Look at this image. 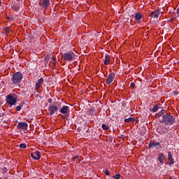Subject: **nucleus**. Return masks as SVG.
Wrapping results in <instances>:
<instances>
[{"instance_id": "obj_1", "label": "nucleus", "mask_w": 179, "mask_h": 179, "mask_svg": "<svg viewBox=\"0 0 179 179\" xmlns=\"http://www.w3.org/2000/svg\"><path fill=\"white\" fill-rule=\"evenodd\" d=\"M159 122H164L166 125H173L176 122V117L170 113H166L162 116V119Z\"/></svg>"}, {"instance_id": "obj_2", "label": "nucleus", "mask_w": 179, "mask_h": 179, "mask_svg": "<svg viewBox=\"0 0 179 179\" xmlns=\"http://www.w3.org/2000/svg\"><path fill=\"white\" fill-rule=\"evenodd\" d=\"M62 58L64 61H73V59L75 58V53H73V52H68L63 54L62 55Z\"/></svg>"}, {"instance_id": "obj_3", "label": "nucleus", "mask_w": 179, "mask_h": 179, "mask_svg": "<svg viewBox=\"0 0 179 179\" xmlns=\"http://www.w3.org/2000/svg\"><path fill=\"white\" fill-rule=\"evenodd\" d=\"M59 108H61V104H59L58 106L55 105H50L48 107L50 115H54L55 113L58 112V110H59Z\"/></svg>"}, {"instance_id": "obj_4", "label": "nucleus", "mask_w": 179, "mask_h": 179, "mask_svg": "<svg viewBox=\"0 0 179 179\" xmlns=\"http://www.w3.org/2000/svg\"><path fill=\"white\" fill-rule=\"evenodd\" d=\"M6 103L10 106H14V104H16V96L12 94L8 95L6 97Z\"/></svg>"}, {"instance_id": "obj_5", "label": "nucleus", "mask_w": 179, "mask_h": 179, "mask_svg": "<svg viewBox=\"0 0 179 179\" xmlns=\"http://www.w3.org/2000/svg\"><path fill=\"white\" fill-rule=\"evenodd\" d=\"M22 78V73L20 72H17L13 76L12 81L13 83H19Z\"/></svg>"}, {"instance_id": "obj_6", "label": "nucleus", "mask_w": 179, "mask_h": 179, "mask_svg": "<svg viewBox=\"0 0 179 179\" xmlns=\"http://www.w3.org/2000/svg\"><path fill=\"white\" fill-rule=\"evenodd\" d=\"M114 79H115V74H114V73H111L106 78V83L108 85H111L112 82L114 81Z\"/></svg>"}, {"instance_id": "obj_7", "label": "nucleus", "mask_w": 179, "mask_h": 179, "mask_svg": "<svg viewBox=\"0 0 179 179\" xmlns=\"http://www.w3.org/2000/svg\"><path fill=\"white\" fill-rule=\"evenodd\" d=\"M31 157H32V159H34V160H40V159L41 158V155L40 152L36 151L31 154Z\"/></svg>"}, {"instance_id": "obj_8", "label": "nucleus", "mask_w": 179, "mask_h": 179, "mask_svg": "<svg viewBox=\"0 0 179 179\" xmlns=\"http://www.w3.org/2000/svg\"><path fill=\"white\" fill-rule=\"evenodd\" d=\"M59 113H61L62 114H68V113H69V107L66 106H63L59 109Z\"/></svg>"}, {"instance_id": "obj_9", "label": "nucleus", "mask_w": 179, "mask_h": 179, "mask_svg": "<svg viewBox=\"0 0 179 179\" xmlns=\"http://www.w3.org/2000/svg\"><path fill=\"white\" fill-rule=\"evenodd\" d=\"M17 128L19 129H27V123L26 122H19Z\"/></svg>"}, {"instance_id": "obj_10", "label": "nucleus", "mask_w": 179, "mask_h": 179, "mask_svg": "<svg viewBox=\"0 0 179 179\" xmlns=\"http://www.w3.org/2000/svg\"><path fill=\"white\" fill-rule=\"evenodd\" d=\"M158 160L161 164H164V160H166V157L163 153H159L158 155Z\"/></svg>"}, {"instance_id": "obj_11", "label": "nucleus", "mask_w": 179, "mask_h": 179, "mask_svg": "<svg viewBox=\"0 0 179 179\" xmlns=\"http://www.w3.org/2000/svg\"><path fill=\"white\" fill-rule=\"evenodd\" d=\"M150 16L151 17H155V19H157V18H159V16H160V11H157V10L152 11L150 14Z\"/></svg>"}, {"instance_id": "obj_12", "label": "nucleus", "mask_w": 179, "mask_h": 179, "mask_svg": "<svg viewBox=\"0 0 179 179\" xmlns=\"http://www.w3.org/2000/svg\"><path fill=\"white\" fill-rule=\"evenodd\" d=\"M40 5H41V6L43 8H47V6L50 5V0H41Z\"/></svg>"}, {"instance_id": "obj_13", "label": "nucleus", "mask_w": 179, "mask_h": 179, "mask_svg": "<svg viewBox=\"0 0 179 179\" xmlns=\"http://www.w3.org/2000/svg\"><path fill=\"white\" fill-rule=\"evenodd\" d=\"M43 83H44V79L43 78H40L38 82L36 84V87L35 89L36 90H38V89H40V86H41V85H43Z\"/></svg>"}, {"instance_id": "obj_14", "label": "nucleus", "mask_w": 179, "mask_h": 179, "mask_svg": "<svg viewBox=\"0 0 179 179\" xmlns=\"http://www.w3.org/2000/svg\"><path fill=\"white\" fill-rule=\"evenodd\" d=\"M168 160L169 162V166L174 164V159H173V155H171V152H168Z\"/></svg>"}, {"instance_id": "obj_15", "label": "nucleus", "mask_w": 179, "mask_h": 179, "mask_svg": "<svg viewBox=\"0 0 179 179\" xmlns=\"http://www.w3.org/2000/svg\"><path fill=\"white\" fill-rule=\"evenodd\" d=\"M150 147L153 146L154 148H156L157 149H160L162 148V145H160V143H155V142H151L149 144Z\"/></svg>"}, {"instance_id": "obj_16", "label": "nucleus", "mask_w": 179, "mask_h": 179, "mask_svg": "<svg viewBox=\"0 0 179 179\" xmlns=\"http://www.w3.org/2000/svg\"><path fill=\"white\" fill-rule=\"evenodd\" d=\"M164 113H165L164 109L161 110L160 112H159L158 113L156 114L155 117L160 118V117H162V116L163 117L165 115Z\"/></svg>"}, {"instance_id": "obj_17", "label": "nucleus", "mask_w": 179, "mask_h": 179, "mask_svg": "<svg viewBox=\"0 0 179 179\" xmlns=\"http://www.w3.org/2000/svg\"><path fill=\"white\" fill-rule=\"evenodd\" d=\"M109 62H110V55H106L105 57L104 64L108 65Z\"/></svg>"}, {"instance_id": "obj_18", "label": "nucleus", "mask_w": 179, "mask_h": 179, "mask_svg": "<svg viewBox=\"0 0 179 179\" xmlns=\"http://www.w3.org/2000/svg\"><path fill=\"white\" fill-rule=\"evenodd\" d=\"M135 121V119L133 117H129L124 120V122H134Z\"/></svg>"}, {"instance_id": "obj_19", "label": "nucleus", "mask_w": 179, "mask_h": 179, "mask_svg": "<svg viewBox=\"0 0 179 179\" xmlns=\"http://www.w3.org/2000/svg\"><path fill=\"white\" fill-rule=\"evenodd\" d=\"M4 31H5L6 34H9L10 33L12 32V30L10 29H9V27H6V28H4Z\"/></svg>"}, {"instance_id": "obj_20", "label": "nucleus", "mask_w": 179, "mask_h": 179, "mask_svg": "<svg viewBox=\"0 0 179 179\" xmlns=\"http://www.w3.org/2000/svg\"><path fill=\"white\" fill-rule=\"evenodd\" d=\"M135 17H136V20H140V19H142V14H141V13H137V14L135 15Z\"/></svg>"}, {"instance_id": "obj_21", "label": "nucleus", "mask_w": 179, "mask_h": 179, "mask_svg": "<svg viewBox=\"0 0 179 179\" xmlns=\"http://www.w3.org/2000/svg\"><path fill=\"white\" fill-rule=\"evenodd\" d=\"M159 110V106H155L151 110V111H152L153 113H156V111H158Z\"/></svg>"}, {"instance_id": "obj_22", "label": "nucleus", "mask_w": 179, "mask_h": 179, "mask_svg": "<svg viewBox=\"0 0 179 179\" xmlns=\"http://www.w3.org/2000/svg\"><path fill=\"white\" fill-rule=\"evenodd\" d=\"M20 148L21 149H26L27 145L24 143H22V144L20 145Z\"/></svg>"}, {"instance_id": "obj_23", "label": "nucleus", "mask_w": 179, "mask_h": 179, "mask_svg": "<svg viewBox=\"0 0 179 179\" xmlns=\"http://www.w3.org/2000/svg\"><path fill=\"white\" fill-rule=\"evenodd\" d=\"M102 128L105 130V131H107V129H108V126L103 124H102Z\"/></svg>"}, {"instance_id": "obj_24", "label": "nucleus", "mask_w": 179, "mask_h": 179, "mask_svg": "<svg viewBox=\"0 0 179 179\" xmlns=\"http://www.w3.org/2000/svg\"><path fill=\"white\" fill-rule=\"evenodd\" d=\"M15 110H17V111H20V110H22V106H17L15 108Z\"/></svg>"}, {"instance_id": "obj_25", "label": "nucleus", "mask_w": 179, "mask_h": 179, "mask_svg": "<svg viewBox=\"0 0 179 179\" xmlns=\"http://www.w3.org/2000/svg\"><path fill=\"white\" fill-rule=\"evenodd\" d=\"M115 179H120V178H121V175H120V174H116V175L115 176Z\"/></svg>"}, {"instance_id": "obj_26", "label": "nucleus", "mask_w": 179, "mask_h": 179, "mask_svg": "<svg viewBox=\"0 0 179 179\" xmlns=\"http://www.w3.org/2000/svg\"><path fill=\"white\" fill-rule=\"evenodd\" d=\"M14 10H19V6H15L13 7Z\"/></svg>"}, {"instance_id": "obj_27", "label": "nucleus", "mask_w": 179, "mask_h": 179, "mask_svg": "<svg viewBox=\"0 0 179 179\" xmlns=\"http://www.w3.org/2000/svg\"><path fill=\"white\" fill-rule=\"evenodd\" d=\"M105 174L106 175V176H110V172L108 171V170H106L105 171Z\"/></svg>"}, {"instance_id": "obj_28", "label": "nucleus", "mask_w": 179, "mask_h": 179, "mask_svg": "<svg viewBox=\"0 0 179 179\" xmlns=\"http://www.w3.org/2000/svg\"><path fill=\"white\" fill-rule=\"evenodd\" d=\"M45 61H47L48 62V61H50V56H46L45 57Z\"/></svg>"}, {"instance_id": "obj_29", "label": "nucleus", "mask_w": 179, "mask_h": 179, "mask_svg": "<svg viewBox=\"0 0 179 179\" xmlns=\"http://www.w3.org/2000/svg\"><path fill=\"white\" fill-rule=\"evenodd\" d=\"M130 86H131V87H135V83H131L130 84Z\"/></svg>"}, {"instance_id": "obj_30", "label": "nucleus", "mask_w": 179, "mask_h": 179, "mask_svg": "<svg viewBox=\"0 0 179 179\" xmlns=\"http://www.w3.org/2000/svg\"><path fill=\"white\" fill-rule=\"evenodd\" d=\"M52 64L53 65H55V64H57V59L53 60Z\"/></svg>"}, {"instance_id": "obj_31", "label": "nucleus", "mask_w": 179, "mask_h": 179, "mask_svg": "<svg viewBox=\"0 0 179 179\" xmlns=\"http://www.w3.org/2000/svg\"><path fill=\"white\" fill-rule=\"evenodd\" d=\"M48 103H52V99H48Z\"/></svg>"}, {"instance_id": "obj_32", "label": "nucleus", "mask_w": 179, "mask_h": 179, "mask_svg": "<svg viewBox=\"0 0 179 179\" xmlns=\"http://www.w3.org/2000/svg\"><path fill=\"white\" fill-rule=\"evenodd\" d=\"M52 61H55V59H55V57H52Z\"/></svg>"}, {"instance_id": "obj_33", "label": "nucleus", "mask_w": 179, "mask_h": 179, "mask_svg": "<svg viewBox=\"0 0 179 179\" xmlns=\"http://www.w3.org/2000/svg\"><path fill=\"white\" fill-rule=\"evenodd\" d=\"M177 13H179V7H178V8L177 9Z\"/></svg>"}, {"instance_id": "obj_34", "label": "nucleus", "mask_w": 179, "mask_h": 179, "mask_svg": "<svg viewBox=\"0 0 179 179\" xmlns=\"http://www.w3.org/2000/svg\"><path fill=\"white\" fill-rule=\"evenodd\" d=\"M75 159H78V156H76V157H75Z\"/></svg>"}, {"instance_id": "obj_35", "label": "nucleus", "mask_w": 179, "mask_h": 179, "mask_svg": "<svg viewBox=\"0 0 179 179\" xmlns=\"http://www.w3.org/2000/svg\"><path fill=\"white\" fill-rule=\"evenodd\" d=\"M1 3H2V2H1V0H0V6H1Z\"/></svg>"}, {"instance_id": "obj_36", "label": "nucleus", "mask_w": 179, "mask_h": 179, "mask_svg": "<svg viewBox=\"0 0 179 179\" xmlns=\"http://www.w3.org/2000/svg\"><path fill=\"white\" fill-rule=\"evenodd\" d=\"M17 1H19V0H17Z\"/></svg>"}]
</instances>
